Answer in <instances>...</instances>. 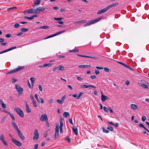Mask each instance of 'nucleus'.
Segmentation results:
<instances>
[{"mask_svg": "<svg viewBox=\"0 0 149 149\" xmlns=\"http://www.w3.org/2000/svg\"><path fill=\"white\" fill-rule=\"evenodd\" d=\"M60 125L59 126V125L57 124L56 125V127L55 129V134L54 135V138L56 139L58 136L59 133V128H62L63 126V123L62 121L61 120L60 121Z\"/></svg>", "mask_w": 149, "mask_h": 149, "instance_id": "nucleus-1", "label": "nucleus"}, {"mask_svg": "<svg viewBox=\"0 0 149 149\" xmlns=\"http://www.w3.org/2000/svg\"><path fill=\"white\" fill-rule=\"evenodd\" d=\"M24 68V66H21L20 67H19L17 68L16 69H15L14 70H11L10 71L8 72H7L6 74H9L13 73L15 72L20 70L23 69Z\"/></svg>", "mask_w": 149, "mask_h": 149, "instance_id": "nucleus-2", "label": "nucleus"}, {"mask_svg": "<svg viewBox=\"0 0 149 149\" xmlns=\"http://www.w3.org/2000/svg\"><path fill=\"white\" fill-rule=\"evenodd\" d=\"M14 110L18 114V115L22 117H24V114L22 111L19 108H15Z\"/></svg>", "mask_w": 149, "mask_h": 149, "instance_id": "nucleus-3", "label": "nucleus"}, {"mask_svg": "<svg viewBox=\"0 0 149 149\" xmlns=\"http://www.w3.org/2000/svg\"><path fill=\"white\" fill-rule=\"evenodd\" d=\"M23 13L25 14L28 13H36V9H31L28 10L24 11Z\"/></svg>", "mask_w": 149, "mask_h": 149, "instance_id": "nucleus-4", "label": "nucleus"}, {"mask_svg": "<svg viewBox=\"0 0 149 149\" xmlns=\"http://www.w3.org/2000/svg\"><path fill=\"white\" fill-rule=\"evenodd\" d=\"M0 140L4 145L6 146H8V143L5 141L4 135L3 134H1L0 135Z\"/></svg>", "mask_w": 149, "mask_h": 149, "instance_id": "nucleus-5", "label": "nucleus"}, {"mask_svg": "<svg viewBox=\"0 0 149 149\" xmlns=\"http://www.w3.org/2000/svg\"><path fill=\"white\" fill-rule=\"evenodd\" d=\"M15 87L19 94L20 95H21L23 92V89L18 85H16Z\"/></svg>", "mask_w": 149, "mask_h": 149, "instance_id": "nucleus-6", "label": "nucleus"}, {"mask_svg": "<svg viewBox=\"0 0 149 149\" xmlns=\"http://www.w3.org/2000/svg\"><path fill=\"white\" fill-rule=\"evenodd\" d=\"M100 19H95L91 20L90 22L87 23L84 25V26H86L93 24L95 22L99 21Z\"/></svg>", "mask_w": 149, "mask_h": 149, "instance_id": "nucleus-7", "label": "nucleus"}, {"mask_svg": "<svg viewBox=\"0 0 149 149\" xmlns=\"http://www.w3.org/2000/svg\"><path fill=\"white\" fill-rule=\"evenodd\" d=\"M34 135V136L33 138V140H37L39 137V134L37 130H35Z\"/></svg>", "mask_w": 149, "mask_h": 149, "instance_id": "nucleus-8", "label": "nucleus"}, {"mask_svg": "<svg viewBox=\"0 0 149 149\" xmlns=\"http://www.w3.org/2000/svg\"><path fill=\"white\" fill-rule=\"evenodd\" d=\"M40 120L42 122L47 121L48 119L46 114H44L42 115L40 118Z\"/></svg>", "mask_w": 149, "mask_h": 149, "instance_id": "nucleus-9", "label": "nucleus"}, {"mask_svg": "<svg viewBox=\"0 0 149 149\" xmlns=\"http://www.w3.org/2000/svg\"><path fill=\"white\" fill-rule=\"evenodd\" d=\"M11 139L13 142L17 146H20L22 145V143L20 141H17L15 139L12 138Z\"/></svg>", "mask_w": 149, "mask_h": 149, "instance_id": "nucleus-10", "label": "nucleus"}, {"mask_svg": "<svg viewBox=\"0 0 149 149\" xmlns=\"http://www.w3.org/2000/svg\"><path fill=\"white\" fill-rule=\"evenodd\" d=\"M78 67L80 69L83 68L88 69L91 68V65H79Z\"/></svg>", "mask_w": 149, "mask_h": 149, "instance_id": "nucleus-11", "label": "nucleus"}, {"mask_svg": "<svg viewBox=\"0 0 149 149\" xmlns=\"http://www.w3.org/2000/svg\"><path fill=\"white\" fill-rule=\"evenodd\" d=\"M17 132L18 134V136L22 140H23L25 139V137L24 136L22 133L19 130L17 131Z\"/></svg>", "mask_w": 149, "mask_h": 149, "instance_id": "nucleus-12", "label": "nucleus"}, {"mask_svg": "<svg viewBox=\"0 0 149 149\" xmlns=\"http://www.w3.org/2000/svg\"><path fill=\"white\" fill-rule=\"evenodd\" d=\"M108 10L107 7L101 9L98 11L97 14H100L105 12L107 10Z\"/></svg>", "mask_w": 149, "mask_h": 149, "instance_id": "nucleus-13", "label": "nucleus"}, {"mask_svg": "<svg viewBox=\"0 0 149 149\" xmlns=\"http://www.w3.org/2000/svg\"><path fill=\"white\" fill-rule=\"evenodd\" d=\"M131 108L133 110H137L138 109L137 105L134 104H131L130 105Z\"/></svg>", "mask_w": 149, "mask_h": 149, "instance_id": "nucleus-14", "label": "nucleus"}, {"mask_svg": "<svg viewBox=\"0 0 149 149\" xmlns=\"http://www.w3.org/2000/svg\"><path fill=\"white\" fill-rule=\"evenodd\" d=\"M25 104L26 105V112L27 113H30L31 111V110L29 108V106L28 104L26 102H25Z\"/></svg>", "mask_w": 149, "mask_h": 149, "instance_id": "nucleus-15", "label": "nucleus"}, {"mask_svg": "<svg viewBox=\"0 0 149 149\" xmlns=\"http://www.w3.org/2000/svg\"><path fill=\"white\" fill-rule=\"evenodd\" d=\"M101 100L102 101H104L106 100H107L109 99V97L107 96L103 95L102 93H101Z\"/></svg>", "mask_w": 149, "mask_h": 149, "instance_id": "nucleus-16", "label": "nucleus"}, {"mask_svg": "<svg viewBox=\"0 0 149 149\" xmlns=\"http://www.w3.org/2000/svg\"><path fill=\"white\" fill-rule=\"evenodd\" d=\"M36 9V13L40 12H42L45 10V8L43 7H39Z\"/></svg>", "mask_w": 149, "mask_h": 149, "instance_id": "nucleus-17", "label": "nucleus"}, {"mask_svg": "<svg viewBox=\"0 0 149 149\" xmlns=\"http://www.w3.org/2000/svg\"><path fill=\"white\" fill-rule=\"evenodd\" d=\"M118 3H113L112 4H111L109 6H108L107 7V8H108V10L109 9L111 8L112 7L116 6L118 4Z\"/></svg>", "mask_w": 149, "mask_h": 149, "instance_id": "nucleus-18", "label": "nucleus"}, {"mask_svg": "<svg viewBox=\"0 0 149 149\" xmlns=\"http://www.w3.org/2000/svg\"><path fill=\"white\" fill-rule=\"evenodd\" d=\"M12 124L13 125V126L15 128L16 131H17L19 130V129L17 124H16L15 123L13 122H12Z\"/></svg>", "mask_w": 149, "mask_h": 149, "instance_id": "nucleus-19", "label": "nucleus"}, {"mask_svg": "<svg viewBox=\"0 0 149 149\" xmlns=\"http://www.w3.org/2000/svg\"><path fill=\"white\" fill-rule=\"evenodd\" d=\"M0 104L3 108L6 109V105L4 103L2 100H0Z\"/></svg>", "mask_w": 149, "mask_h": 149, "instance_id": "nucleus-20", "label": "nucleus"}, {"mask_svg": "<svg viewBox=\"0 0 149 149\" xmlns=\"http://www.w3.org/2000/svg\"><path fill=\"white\" fill-rule=\"evenodd\" d=\"M56 69L58 70L63 71L64 69V67L62 65H59L58 67H56Z\"/></svg>", "mask_w": 149, "mask_h": 149, "instance_id": "nucleus-21", "label": "nucleus"}, {"mask_svg": "<svg viewBox=\"0 0 149 149\" xmlns=\"http://www.w3.org/2000/svg\"><path fill=\"white\" fill-rule=\"evenodd\" d=\"M41 2L40 0H34L33 1V2L37 6H38L40 5Z\"/></svg>", "mask_w": 149, "mask_h": 149, "instance_id": "nucleus-22", "label": "nucleus"}, {"mask_svg": "<svg viewBox=\"0 0 149 149\" xmlns=\"http://www.w3.org/2000/svg\"><path fill=\"white\" fill-rule=\"evenodd\" d=\"M65 30H63V31H58V32H57L56 33L53 34V36H56L57 35H59L63 33L64 32H65Z\"/></svg>", "mask_w": 149, "mask_h": 149, "instance_id": "nucleus-23", "label": "nucleus"}, {"mask_svg": "<svg viewBox=\"0 0 149 149\" xmlns=\"http://www.w3.org/2000/svg\"><path fill=\"white\" fill-rule=\"evenodd\" d=\"M17 8L16 7H12L9 8H7V11H9L14 10L16 9Z\"/></svg>", "mask_w": 149, "mask_h": 149, "instance_id": "nucleus-24", "label": "nucleus"}, {"mask_svg": "<svg viewBox=\"0 0 149 149\" xmlns=\"http://www.w3.org/2000/svg\"><path fill=\"white\" fill-rule=\"evenodd\" d=\"M73 131L76 135H77L78 134V129L77 128L72 127Z\"/></svg>", "mask_w": 149, "mask_h": 149, "instance_id": "nucleus-25", "label": "nucleus"}, {"mask_svg": "<svg viewBox=\"0 0 149 149\" xmlns=\"http://www.w3.org/2000/svg\"><path fill=\"white\" fill-rule=\"evenodd\" d=\"M140 86L142 87L145 88H147L148 89L149 88L148 87V86H146V84H140Z\"/></svg>", "mask_w": 149, "mask_h": 149, "instance_id": "nucleus-26", "label": "nucleus"}, {"mask_svg": "<svg viewBox=\"0 0 149 149\" xmlns=\"http://www.w3.org/2000/svg\"><path fill=\"white\" fill-rule=\"evenodd\" d=\"M139 126L141 127H142L144 129L146 130L149 133V131L142 124H139Z\"/></svg>", "mask_w": 149, "mask_h": 149, "instance_id": "nucleus-27", "label": "nucleus"}, {"mask_svg": "<svg viewBox=\"0 0 149 149\" xmlns=\"http://www.w3.org/2000/svg\"><path fill=\"white\" fill-rule=\"evenodd\" d=\"M30 80L31 81V84L33 86L34 84V82L35 81V78L34 77H31L30 78Z\"/></svg>", "mask_w": 149, "mask_h": 149, "instance_id": "nucleus-28", "label": "nucleus"}, {"mask_svg": "<svg viewBox=\"0 0 149 149\" xmlns=\"http://www.w3.org/2000/svg\"><path fill=\"white\" fill-rule=\"evenodd\" d=\"M69 115V113L67 112H65L63 114V116L65 118H67L68 116Z\"/></svg>", "mask_w": 149, "mask_h": 149, "instance_id": "nucleus-29", "label": "nucleus"}, {"mask_svg": "<svg viewBox=\"0 0 149 149\" xmlns=\"http://www.w3.org/2000/svg\"><path fill=\"white\" fill-rule=\"evenodd\" d=\"M16 47L15 46V47H10V48L8 49H6V50L7 52L8 51L11 50L13 49H16Z\"/></svg>", "mask_w": 149, "mask_h": 149, "instance_id": "nucleus-30", "label": "nucleus"}, {"mask_svg": "<svg viewBox=\"0 0 149 149\" xmlns=\"http://www.w3.org/2000/svg\"><path fill=\"white\" fill-rule=\"evenodd\" d=\"M8 114H9L13 120H15V118L13 114H11L10 112L8 113Z\"/></svg>", "mask_w": 149, "mask_h": 149, "instance_id": "nucleus-31", "label": "nucleus"}, {"mask_svg": "<svg viewBox=\"0 0 149 149\" xmlns=\"http://www.w3.org/2000/svg\"><path fill=\"white\" fill-rule=\"evenodd\" d=\"M81 87L82 88H88L90 87V85H84L81 86Z\"/></svg>", "mask_w": 149, "mask_h": 149, "instance_id": "nucleus-32", "label": "nucleus"}, {"mask_svg": "<svg viewBox=\"0 0 149 149\" xmlns=\"http://www.w3.org/2000/svg\"><path fill=\"white\" fill-rule=\"evenodd\" d=\"M37 17V15H35L33 16H32L30 17H25V18L26 19H33V18L35 17Z\"/></svg>", "mask_w": 149, "mask_h": 149, "instance_id": "nucleus-33", "label": "nucleus"}, {"mask_svg": "<svg viewBox=\"0 0 149 149\" xmlns=\"http://www.w3.org/2000/svg\"><path fill=\"white\" fill-rule=\"evenodd\" d=\"M104 70L106 72H108L111 70L110 69H109L107 67H104Z\"/></svg>", "mask_w": 149, "mask_h": 149, "instance_id": "nucleus-34", "label": "nucleus"}, {"mask_svg": "<svg viewBox=\"0 0 149 149\" xmlns=\"http://www.w3.org/2000/svg\"><path fill=\"white\" fill-rule=\"evenodd\" d=\"M107 129H108V130H109L111 131H113V127L109 125L107 126Z\"/></svg>", "mask_w": 149, "mask_h": 149, "instance_id": "nucleus-35", "label": "nucleus"}, {"mask_svg": "<svg viewBox=\"0 0 149 149\" xmlns=\"http://www.w3.org/2000/svg\"><path fill=\"white\" fill-rule=\"evenodd\" d=\"M32 102L33 104V106L35 107H37V106H38L37 104L36 101L35 100H34Z\"/></svg>", "mask_w": 149, "mask_h": 149, "instance_id": "nucleus-36", "label": "nucleus"}, {"mask_svg": "<svg viewBox=\"0 0 149 149\" xmlns=\"http://www.w3.org/2000/svg\"><path fill=\"white\" fill-rule=\"evenodd\" d=\"M35 98H36L37 101L39 103H40V102L39 101V100L38 99V95L37 94H35Z\"/></svg>", "mask_w": 149, "mask_h": 149, "instance_id": "nucleus-37", "label": "nucleus"}, {"mask_svg": "<svg viewBox=\"0 0 149 149\" xmlns=\"http://www.w3.org/2000/svg\"><path fill=\"white\" fill-rule=\"evenodd\" d=\"M79 51V50L78 49H74L72 50H70L69 51V52H77Z\"/></svg>", "mask_w": 149, "mask_h": 149, "instance_id": "nucleus-38", "label": "nucleus"}, {"mask_svg": "<svg viewBox=\"0 0 149 149\" xmlns=\"http://www.w3.org/2000/svg\"><path fill=\"white\" fill-rule=\"evenodd\" d=\"M28 30V29L26 28H22L21 31L22 32H25L26 31Z\"/></svg>", "mask_w": 149, "mask_h": 149, "instance_id": "nucleus-39", "label": "nucleus"}, {"mask_svg": "<svg viewBox=\"0 0 149 149\" xmlns=\"http://www.w3.org/2000/svg\"><path fill=\"white\" fill-rule=\"evenodd\" d=\"M40 28L42 29H47L49 28V27L48 26H42L40 27Z\"/></svg>", "mask_w": 149, "mask_h": 149, "instance_id": "nucleus-40", "label": "nucleus"}, {"mask_svg": "<svg viewBox=\"0 0 149 149\" xmlns=\"http://www.w3.org/2000/svg\"><path fill=\"white\" fill-rule=\"evenodd\" d=\"M57 102L59 104H62L63 102L61 100H57Z\"/></svg>", "mask_w": 149, "mask_h": 149, "instance_id": "nucleus-41", "label": "nucleus"}, {"mask_svg": "<svg viewBox=\"0 0 149 149\" xmlns=\"http://www.w3.org/2000/svg\"><path fill=\"white\" fill-rule=\"evenodd\" d=\"M103 109L105 112L107 113L108 112V109L106 107L104 106L103 107Z\"/></svg>", "mask_w": 149, "mask_h": 149, "instance_id": "nucleus-42", "label": "nucleus"}, {"mask_svg": "<svg viewBox=\"0 0 149 149\" xmlns=\"http://www.w3.org/2000/svg\"><path fill=\"white\" fill-rule=\"evenodd\" d=\"M77 79L79 81H81L83 80V79L80 77L78 76H77Z\"/></svg>", "mask_w": 149, "mask_h": 149, "instance_id": "nucleus-43", "label": "nucleus"}, {"mask_svg": "<svg viewBox=\"0 0 149 149\" xmlns=\"http://www.w3.org/2000/svg\"><path fill=\"white\" fill-rule=\"evenodd\" d=\"M102 129L103 132L105 133H108L109 132V131L107 130L105 128L103 127Z\"/></svg>", "mask_w": 149, "mask_h": 149, "instance_id": "nucleus-44", "label": "nucleus"}, {"mask_svg": "<svg viewBox=\"0 0 149 149\" xmlns=\"http://www.w3.org/2000/svg\"><path fill=\"white\" fill-rule=\"evenodd\" d=\"M82 94V93L81 92H80L79 93V95L77 97V99H79L80 98V97L81 96Z\"/></svg>", "mask_w": 149, "mask_h": 149, "instance_id": "nucleus-45", "label": "nucleus"}, {"mask_svg": "<svg viewBox=\"0 0 149 149\" xmlns=\"http://www.w3.org/2000/svg\"><path fill=\"white\" fill-rule=\"evenodd\" d=\"M142 120L144 122L146 120V117L145 116H143L141 118Z\"/></svg>", "mask_w": 149, "mask_h": 149, "instance_id": "nucleus-46", "label": "nucleus"}, {"mask_svg": "<svg viewBox=\"0 0 149 149\" xmlns=\"http://www.w3.org/2000/svg\"><path fill=\"white\" fill-rule=\"evenodd\" d=\"M125 67H126L127 68H128L129 69H131V68H130V66H129L128 65H127L124 63V64H123V65Z\"/></svg>", "mask_w": 149, "mask_h": 149, "instance_id": "nucleus-47", "label": "nucleus"}, {"mask_svg": "<svg viewBox=\"0 0 149 149\" xmlns=\"http://www.w3.org/2000/svg\"><path fill=\"white\" fill-rule=\"evenodd\" d=\"M66 98V96L65 95H64L63 96L62 98H61V100L63 102H64L65 99Z\"/></svg>", "mask_w": 149, "mask_h": 149, "instance_id": "nucleus-48", "label": "nucleus"}, {"mask_svg": "<svg viewBox=\"0 0 149 149\" xmlns=\"http://www.w3.org/2000/svg\"><path fill=\"white\" fill-rule=\"evenodd\" d=\"M54 37V36H53V35H52L46 37V38H44V40H46V39H48V38H52V37Z\"/></svg>", "mask_w": 149, "mask_h": 149, "instance_id": "nucleus-49", "label": "nucleus"}, {"mask_svg": "<svg viewBox=\"0 0 149 149\" xmlns=\"http://www.w3.org/2000/svg\"><path fill=\"white\" fill-rule=\"evenodd\" d=\"M11 81L13 83H14L17 81V80L14 78H12L11 79Z\"/></svg>", "mask_w": 149, "mask_h": 149, "instance_id": "nucleus-50", "label": "nucleus"}, {"mask_svg": "<svg viewBox=\"0 0 149 149\" xmlns=\"http://www.w3.org/2000/svg\"><path fill=\"white\" fill-rule=\"evenodd\" d=\"M6 37L7 38H9L11 36L10 34H8L5 35Z\"/></svg>", "mask_w": 149, "mask_h": 149, "instance_id": "nucleus-51", "label": "nucleus"}, {"mask_svg": "<svg viewBox=\"0 0 149 149\" xmlns=\"http://www.w3.org/2000/svg\"><path fill=\"white\" fill-rule=\"evenodd\" d=\"M30 98L31 99V101H33L34 100V97H33V95H30Z\"/></svg>", "mask_w": 149, "mask_h": 149, "instance_id": "nucleus-52", "label": "nucleus"}, {"mask_svg": "<svg viewBox=\"0 0 149 149\" xmlns=\"http://www.w3.org/2000/svg\"><path fill=\"white\" fill-rule=\"evenodd\" d=\"M38 88L41 92H42V88L41 86L40 85H39Z\"/></svg>", "mask_w": 149, "mask_h": 149, "instance_id": "nucleus-53", "label": "nucleus"}, {"mask_svg": "<svg viewBox=\"0 0 149 149\" xmlns=\"http://www.w3.org/2000/svg\"><path fill=\"white\" fill-rule=\"evenodd\" d=\"M53 100L52 99H50L48 101V102L50 104H52L53 102Z\"/></svg>", "mask_w": 149, "mask_h": 149, "instance_id": "nucleus-54", "label": "nucleus"}, {"mask_svg": "<svg viewBox=\"0 0 149 149\" xmlns=\"http://www.w3.org/2000/svg\"><path fill=\"white\" fill-rule=\"evenodd\" d=\"M19 26V25L17 23H16L15 25H14V27L15 28H17Z\"/></svg>", "mask_w": 149, "mask_h": 149, "instance_id": "nucleus-55", "label": "nucleus"}, {"mask_svg": "<svg viewBox=\"0 0 149 149\" xmlns=\"http://www.w3.org/2000/svg\"><path fill=\"white\" fill-rule=\"evenodd\" d=\"M95 67L97 69L99 70H102L103 69V68L101 67L96 66Z\"/></svg>", "mask_w": 149, "mask_h": 149, "instance_id": "nucleus-56", "label": "nucleus"}, {"mask_svg": "<svg viewBox=\"0 0 149 149\" xmlns=\"http://www.w3.org/2000/svg\"><path fill=\"white\" fill-rule=\"evenodd\" d=\"M27 85H28V86H29V88H31V86L30 84L29 83V81H28V82H27Z\"/></svg>", "mask_w": 149, "mask_h": 149, "instance_id": "nucleus-57", "label": "nucleus"}, {"mask_svg": "<svg viewBox=\"0 0 149 149\" xmlns=\"http://www.w3.org/2000/svg\"><path fill=\"white\" fill-rule=\"evenodd\" d=\"M109 110L110 113H113V111L112 109L110 107L109 108Z\"/></svg>", "mask_w": 149, "mask_h": 149, "instance_id": "nucleus-58", "label": "nucleus"}, {"mask_svg": "<svg viewBox=\"0 0 149 149\" xmlns=\"http://www.w3.org/2000/svg\"><path fill=\"white\" fill-rule=\"evenodd\" d=\"M118 123H114L113 126H114L116 127L118 126Z\"/></svg>", "mask_w": 149, "mask_h": 149, "instance_id": "nucleus-59", "label": "nucleus"}, {"mask_svg": "<svg viewBox=\"0 0 149 149\" xmlns=\"http://www.w3.org/2000/svg\"><path fill=\"white\" fill-rule=\"evenodd\" d=\"M69 123L73 125V123L72 121V119L71 118H70L69 120Z\"/></svg>", "mask_w": 149, "mask_h": 149, "instance_id": "nucleus-60", "label": "nucleus"}, {"mask_svg": "<svg viewBox=\"0 0 149 149\" xmlns=\"http://www.w3.org/2000/svg\"><path fill=\"white\" fill-rule=\"evenodd\" d=\"M38 144H35L34 146V149H37L38 148Z\"/></svg>", "mask_w": 149, "mask_h": 149, "instance_id": "nucleus-61", "label": "nucleus"}, {"mask_svg": "<svg viewBox=\"0 0 149 149\" xmlns=\"http://www.w3.org/2000/svg\"><path fill=\"white\" fill-rule=\"evenodd\" d=\"M40 103L43 104L44 102L42 98H40Z\"/></svg>", "mask_w": 149, "mask_h": 149, "instance_id": "nucleus-62", "label": "nucleus"}, {"mask_svg": "<svg viewBox=\"0 0 149 149\" xmlns=\"http://www.w3.org/2000/svg\"><path fill=\"white\" fill-rule=\"evenodd\" d=\"M66 140L68 141L69 142L71 141L70 139L68 137H66Z\"/></svg>", "mask_w": 149, "mask_h": 149, "instance_id": "nucleus-63", "label": "nucleus"}, {"mask_svg": "<svg viewBox=\"0 0 149 149\" xmlns=\"http://www.w3.org/2000/svg\"><path fill=\"white\" fill-rule=\"evenodd\" d=\"M125 83L127 85H128L129 84L130 81H125Z\"/></svg>", "mask_w": 149, "mask_h": 149, "instance_id": "nucleus-64", "label": "nucleus"}]
</instances>
